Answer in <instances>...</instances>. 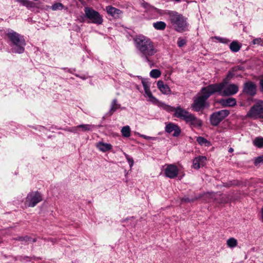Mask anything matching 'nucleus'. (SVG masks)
Listing matches in <instances>:
<instances>
[{"instance_id": "nucleus-49", "label": "nucleus", "mask_w": 263, "mask_h": 263, "mask_svg": "<svg viewBox=\"0 0 263 263\" xmlns=\"http://www.w3.org/2000/svg\"><path fill=\"white\" fill-rule=\"evenodd\" d=\"M261 214L262 221L263 222V208L261 209Z\"/></svg>"}, {"instance_id": "nucleus-2", "label": "nucleus", "mask_w": 263, "mask_h": 263, "mask_svg": "<svg viewBox=\"0 0 263 263\" xmlns=\"http://www.w3.org/2000/svg\"><path fill=\"white\" fill-rule=\"evenodd\" d=\"M224 87V83H215L210 84L202 87L201 92L202 94L194 98V101L191 108L195 111L203 110L206 104L208 98L216 92L220 93Z\"/></svg>"}, {"instance_id": "nucleus-27", "label": "nucleus", "mask_w": 263, "mask_h": 263, "mask_svg": "<svg viewBox=\"0 0 263 263\" xmlns=\"http://www.w3.org/2000/svg\"><path fill=\"white\" fill-rule=\"evenodd\" d=\"M253 144L258 148H263V137H256L253 140Z\"/></svg>"}, {"instance_id": "nucleus-47", "label": "nucleus", "mask_w": 263, "mask_h": 263, "mask_svg": "<svg viewBox=\"0 0 263 263\" xmlns=\"http://www.w3.org/2000/svg\"><path fill=\"white\" fill-rule=\"evenodd\" d=\"M74 75L77 77H78V78H80L83 80H85L86 79V77L85 76H80L79 74H74Z\"/></svg>"}, {"instance_id": "nucleus-7", "label": "nucleus", "mask_w": 263, "mask_h": 263, "mask_svg": "<svg viewBox=\"0 0 263 263\" xmlns=\"http://www.w3.org/2000/svg\"><path fill=\"white\" fill-rule=\"evenodd\" d=\"M246 116L253 119H263V101H259L253 105Z\"/></svg>"}, {"instance_id": "nucleus-28", "label": "nucleus", "mask_w": 263, "mask_h": 263, "mask_svg": "<svg viewBox=\"0 0 263 263\" xmlns=\"http://www.w3.org/2000/svg\"><path fill=\"white\" fill-rule=\"evenodd\" d=\"M121 133L123 137H129L130 136V129L129 126L127 125L122 127Z\"/></svg>"}, {"instance_id": "nucleus-40", "label": "nucleus", "mask_w": 263, "mask_h": 263, "mask_svg": "<svg viewBox=\"0 0 263 263\" xmlns=\"http://www.w3.org/2000/svg\"><path fill=\"white\" fill-rule=\"evenodd\" d=\"M125 156L127 160V161L128 162L130 168H132L134 165V162L133 158L126 154H125Z\"/></svg>"}, {"instance_id": "nucleus-11", "label": "nucleus", "mask_w": 263, "mask_h": 263, "mask_svg": "<svg viewBox=\"0 0 263 263\" xmlns=\"http://www.w3.org/2000/svg\"><path fill=\"white\" fill-rule=\"evenodd\" d=\"M185 122L192 127L200 128L202 125V121L192 113L190 114Z\"/></svg>"}, {"instance_id": "nucleus-12", "label": "nucleus", "mask_w": 263, "mask_h": 263, "mask_svg": "<svg viewBox=\"0 0 263 263\" xmlns=\"http://www.w3.org/2000/svg\"><path fill=\"white\" fill-rule=\"evenodd\" d=\"M165 131L168 134L174 132L172 136L175 137H178L181 134L180 127L177 124L172 122L166 123Z\"/></svg>"}, {"instance_id": "nucleus-9", "label": "nucleus", "mask_w": 263, "mask_h": 263, "mask_svg": "<svg viewBox=\"0 0 263 263\" xmlns=\"http://www.w3.org/2000/svg\"><path fill=\"white\" fill-rule=\"evenodd\" d=\"M42 200L41 194L38 192L30 193L26 198V201L28 203V206L30 207L35 206Z\"/></svg>"}, {"instance_id": "nucleus-44", "label": "nucleus", "mask_w": 263, "mask_h": 263, "mask_svg": "<svg viewBox=\"0 0 263 263\" xmlns=\"http://www.w3.org/2000/svg\"><path fill=\"white\" fill-rule=\"evenodd\" d=\"M259 84H260V91L262 92L263 93V78L261 79L260 81H259Z\"/></svg>"}, {"instance_id": "nucleus-22", "label": "nucleus", "mask_w": 263, "mask_h": 263, "mask_svg": "<svg viewBox=\"0 0 263 263\" xmlns=\"http://www.w3.org/2000/svg\"><path fill=\"white\" fill-rule=\"evenodd\" d=\"M142 6L143 8L146 9L148 11H151L154 13H159L161 14V10L154 7V6H152L150 5L148 3L146 2H144L142 4Z\"/></svg>"}, {"instance_id": "nucleus-18", "label": "nucleus", "mask_w": 263, "mask_h": 263, "mask_svg": "<svg viewBox=\"0 0 263 263\" xmlns=\"http://www.w3.org/2000/svg\"><path fill=\"white\" fill-rule=\"evenodd\" d=\"M219 103L223 107H233L236 104V101L233 98H229L221 99Z\"/></svg>"}, {"instance_id": "nucleus-23", "label": "nucleus", "mask_w": 263, "mask_h": 263, "mask_svg": "<svg viewBox=\"0 0 263 263\" xmlns=\"http://www.w3.org/2000/svg\"><path fill=\"white\" fill-rule=\"evenodd\" d=\"M22 5L25 6L28 9L33 8L35 7V4L29 0H16Z\"/></svg>"}, {"instance_id": "nucleus-48", "label": "nucleus", "mask_w": 263, "mask_h": 263, "mask_svg": "<svg viewBox=\"0 0 263 263\" xmlns=\"http://www.w3.org/2000/svg\"><path fill=\"white\" fill-rule=\"evenodd\" d=\"M76 71L75 68H70L68 69V72L70 73H73V72Z\"/></svg>"}, {"instance_id": "nucleus-14", "label": "nucleus", "mask_w": 263, "mask_h": 263, "mask_svg": "<svg viewBox=\"0 0 263 263\" xmlns=\"http://www.w3.org/2000/svg\"><path fill=\"white\" fill-rule=\"evenodd\" d=\"M225 85L224 84V88ZM238 91V87L236 84H231L226 87L224 89L223 88L220 92H222L223 96H230L236 94Z\"/></svg>"}, {"instance_id": "nucleus-31", "label": "nucleus", "mask_w": 263, "mask_h": 263, "mask_svg": "<svg viewBox=\"0 0 263 263\" xmlns=\"http://www.w3.org/2000/svg\"><path fill=\"white\" fill-rule=\"evenodd\" d=\"M64 7L63 5L61 3H56L51 6V9L53 11L62 10Z\"/></svg>"}, {"instance_id": "nucleus-16", "label": "nucleus", "mask_w": 263, "mask_h": 263, "mask_svg": "<svg viewBox=\"0 0 263 263\" xmlns=\"http://www.w3.org/2000/svg\"><path fill=\"white\" fill-rule=\"evenodd\" d=\"M206 157L199 156L195 158L193 160V167L195 169H199L201 166H204L206 164Z\"/></svg>"}, {"instance_id": "nucleus-1", "label": "nucleus", "mask_w": 263, "mask_h": 263, "mask_svg": "<svg viewBox=\"0 0 263 263\" xmlns=\"http://www.w3.org/2000/svg\"><path fill=\"white\" fill-rule=\"evenodd\" d=\"M134 41L139 55L152 67L154 65L152 57L157 52L154 43L149 39L143 35L137 36Z\"/></svg>"}, {"instance_id": "nucleus-50", "label": "nucleus", "mask_w": 263, "mask_h": 263, "mask_svg": "<svg viewBox=\"0 0 263 263\" xmlns=\"http://www.w3.org/2000/svg\"><path fill=\"white\" fill-rule=\"evenodd\" d=\"M63 69H64V70H65L66 71L68 72V69L69 68H62Z\"/></svg>"}, {"instance_id": "nucleus-37", "label": "nucleus", "mask_w": 263, "mask_h": 263, "mask_svg": "<svg viewBox=\"0 0 263 263\" xmlns=\"http://www.w3.org/2000/svg\"><path fill=\"white\" fill-rule=\"evenodd\" d=\"M146 96L149 98V100L153 102H155L157 101V99L153 96L152 95V93L151 92V90H149L146 92H145Z\"/></svg>"}, {"instance_id": "nucleus-30", "label": "nucleus", "mask_w": 263, "mask_h": 263, "mask_svg": "<svg viewBox=\"0 0 263 263\" xmlns=\"http://www.w3.org/2000/svg\"><path fill=\"white\" fill-rule=\"evenodd\" d=\"M150 76L153 78H159L161 75V72L158 69H153L150 72Z\"/></svg>"}, {"instance_id": "nucleus-19", "label": "nucleus", "mask_w": 263, "mask_h": 263, "mask_svg": "<svg viewBox=\"0 0 263 263\" xmlns=\"http://www.w3.org/2000/svg\"><path fill=\"white\" fill-rule=\"evenodd\" d=\"M157 85L158 89L162 93L168 95L171 92V89L169 86L166 84H164L162 81H158Z\"/></svg>"}, {"instance_id": "nucleus-26", "label": "nucleus", "mask_w": 263, "mask_h": 263, "mask_svg": "<svg viewBox=\"0 0 263 263\" xmlns=\"http://www.w3.org/2000/svg\"><path fill=\"white\" fill-rule=\"evenodd\" d=\"M78 126L79 131L80 132H87L92 130L93 125L90 124H80Z\"/></svg>"}, {"instance_id": "nucleus-5", "label": "nucleus", "mask_w": 263, "mask_h": 263, "mask_svg": "<svg viewBox=\"0 0 263 263\" xmlns=\"http://www.w3.org/2000/svg\"><path fill=\"white\" fill-rule=\"evenodd\" d=\"M161 106L164 109L167 111L173 112V116L174 117L180 119L184 121H185L186 119L191 113L185 109L181 107L180 106H178L177 107H175L165 104H162Z\"/></svg>"}, {"instance_id": "nucleus-43", "label": "nucleus", "mask_w": 263, "mask_h": 263, "mask_svg": "<svg viewBox=\"0 0 263 263\" xmlns=\"http://www.w3.org/2000/svg\"><path fill=\"white\" fill-rule=\"evenodd\" d=\"M141 137L146 140H153L154 139V137L147 136L144 135H141Z\"/></svg>"}, {"instance_id": "nucleus-17", "label": "nucleus", "mask_w": 263, "mask_h": 263, "mask_svg": "<svg viewBox=\"0 0 263 263\" xmlns=\"http://www.w3.org/2000/svg\"><path fill=\"white\" fill-rule=\"evenodd\" d=\"M119 108L124 109L125 107H121V104L118 102L117 99L115 98L110 103V109L107 114L108 116H111Z\"/></svg>"}, {"instance_id": "nucleus-33", "label": "nucleus", "mask_w": 263, "mask_h": 263, "mask_svg": "<svg viewBox=\"0 0 263 263\" xmlns=\"http://www.w3.org/2000/svg\"><path fill=\"white\" fill-rule=\"evenodd\" d=\"M142 84L143 86L145 92L150 90V84L147 81L145 80H142Z\"/></svg>"}, {"instance_id": "nucleus-34", "label": "nucleus", "mask_w": 263, "mask_h": 263, "mask_svg": "<svg viewBox=\"0 0 263 263\" xmlns=\"http://www.w3.org/2000/svg\"><path fill=\"white\" fill-rule=\"evenodd\" d=\"M186 40L179 37L177 41V45L179 47L181 48L186 44Z\"/></svg>"}, {"instance_id": "nucleus-32", "label": "nucleus", "mask_w": 263, "mask_h": 263, "mask_svg": "<svg viewBox=\"0 0 263 263\" xmlns=\"http://www.w3.org/2000/svg\"><path fill=\"white\" fill-rule=\"evenodd\" d=\"M16 240L21 241H30L32 242H35V239H33L27 236H25L24 237L21 236V237H18L17 238H16Z\"/></svg>"}, {"instance_id": "nucleus-13", "label": "nucleus", "mask_w": 263, "mask_h": 263, "mask_svg": "<svg viewBox=\"0 0 263 263\" xmlns=\"http://www.w3.org/2000/svg\"><path fill=\"white\" fill-rule=\"evenodd\" d=\"M164 174L169 178H174L178 174V168L174 164H168L164 170Z\"/></svg>"}, {"instance_id": "nucleus-15", "label": "nucleus", "mask_w": 263, "mask_h": 263, "mask_svg": "<svg viewBox=\"0 0 263 263\" xmlns=\"http://www.w3.org/2000/svg\"><path fill=\"white\" fill-rule=\"evenodd\" d=\"M105 10L109 15L115 18H119L123 13L122 11L112 6H107L106 7Z\"/></svg>"}, {"instance_id": "nucleus-25", "label": "nucleus", "mask_w": 263, "mask_h": 263, "mask_svg": "<svg viewBox=\"0 0 263 263\" xmlns=\"http://www.w3.org/2000/svg\"><path fill=\"white\" fill-rule=\"evenodd\" d=\"M166 25L165 22L158 21L153 23V27L157 30H163L165 29Z\"/></svg>"}, {"instance_id": "nucleus-45", "label": "nucleus", "mask_w": 263, "mask_h": 263, "mask_svg": "<svg viewBox=\"0 0 263 263\" xmlns=\"http://www.w3.org/2000/svg\"><path fill=\"white\" fill-rule=\"evenodd\" d=\"M133 219H134V217H129V218H127L126 219H122L121 220V222L122 223H124V222H125L126 221H128V220H133Z\"/></svg>"}, {"instance_id": "nucleus-21", "label": "nucleus", "mask_w": 263, "mask_h": 263, "mask_svg": "<svg viewBox=\"0 0 263 263\" xmlns=\"http://www.w3.org/2000/svg\"><path fill=\"white\" fill-rule=\"evenodd\" d=\"M241 44L236 41H233L229 46L231 51L233 52H237L240 49Z\"/></svg>"}, {"instance_id": "nucleus-35", "label": "nucleus", "mask_w": 263, "mask_h": 263, "mask_svg": "<svg viewBox=\"0 0 263 263\" xmlns=\"http://www.w3.org/2000/svg\"><path fill=\"white\" fill-rule=\"evenodd\" d=\"M214 38L218 41L219 42L223 43L224 44H228L230 40L226 37H222L220 36H215Z\"/></svg>"}, {"instance_id": "nucleus-24", "label": "nucleus", "mask_w": 263, "mask_h": 263, "mask_svg": "<svg viewBox=\"0 0 263 263\" xmlns=\"http://www.w3.org/2000/svg\"><path fill=\"white\" fill-rule=\"evenodd\" d=\"M202 195L201 194H199L198 195H195L194 197H184L182 198L181 201L184 202H194L198 199L201 198Z\"/></svg>"}, {"instance_id": "nucleus-8", "label": "nucleus", "mask_w": 263, "mask_h": 263, "mask_svg": "<svg viewBox=\"0 0 263 263\" xmlns=\"http://www.w3.org/2000/svg\"><path fill=\"white\" fill-rule=\"evenodd\" d=\"M229 114L230 111L227 109L213 112L210 118L211 124L215 126H217Z\"/></svg>"}, {"instance_id": "nucleus-53", "label": "nucleus", "mask_w": 263, "mask_h": 263, "mask_svg": "<svg viewBox=\"0 0 263 263\" xmlns=\"http://www.w3.org/2000/svg\"><path fill=\"white\" fill-rule=\"evenodd\" d=\"M28 257L27 256H25L24 258H28Z\"/></svg>"}, {"instance_id": "nucleus-46", "label": "nucleus", "mask_w": 263, "mask_h": 263, "mask_svg": "<svg viewBox=\"0 0 263 263\" xmlns=\"http://www.w3.org/2000/svg\"><path fill=\"white\" fill-rule=\"evenodd\" d=\"M234 76V74L232 71H229L227 74V77L229 78H232Z\"/></svg>"}, {"instance_id": "nucleus-3", "label": "nucleus", "mask_w": 263, "mask_h": 263, "mask_svg": "<svg viewBox=\"0 0 263 263\" xmlns=\"http://www.w3.org/2000/svg\"><path fill=\"white\" fill-rule=\"evenodd\" d=\"M6 35L10 47V52L21 54L24 52L26 44L23 35L10 29L7 30Z\"/></svg>"}, {"instance_id": "nucleus-51", "label": "nucleus", "mask_w": 263, "mask_h": 263, "mask_svg": "<svg viewBox=\"0 0 263 263\" xmlns=\"http://www.w3.org/2000/svg\"><path fill=\"white\" fill-rule=\"evenodd\" d=\"M233 148H230L229 149V152H233Z\"/></svg>"}, {"instance_id": "nucleus-20", "label": "nucleus", "mask_w": 263, "mask_h": 263, "mask_svg": "<svg viewBox=\"0 0 263 263\" xmlns=\"http://www.w3.org/2000/svg\"><path fill=\"white\" fill-rule=\"evenodd\" d=\"M96 147L102 152H106L111 149L112 146L109 143L100 141L96 144Z\"/></svg>"}, {"instance_id": "nucleus-36", "label": "nucleus", "mask_w": 263, "mask_h": 263, "mask_svg": "<svg viewBox=\"0 0 263 263\" xmlns=\"http://www.w3.org/2000/svg\"><path fill=\"white\" fill-rule=\"evenodd\" d=\"M65 130L74 133V134H79L78 126L71 127H68L66 129H65Z\"/></svg>"}, {"instance_id": "nucleus-10", "label": "nucleus", "mask_w": 263, "mask_h": 263, "mask_svg": "<svg viewBox=\"0 0 263 263\" xmlns=\"http://www.w3.org/2000/svg\"><path fill=\"white\" fill-rule=\"evenodd\" d=\"M257 86L252 81H248L244 83L243 92L244 93L253 97L256 94Z\"/></svg>"}, {"instance_id": "nucleus-6", "label": "nucleus", "mask_w": 263, "mask_h": 263, "mask_svg": "<svg viewBox=\"0 0 263 263\" xmlns=\"http://www.w3.org/2000/svg\"><path fill=\"white\" fill-rule=\"evenodd\" d=\"M85 16L92 23L97 25H101L103 22L102 16L97 11L92 8L86 7L84 9Z\"/></svg>"}, {"instance_id": "nucleus-38", "label": "nucleus", "mask_w": 263, "mask_h": 263, "mask_svg": "<svg viewBox=\"0 0 263 263\" xmlns=\"http://www.w3.org/2000/svg\"><path fill=\"white\" fill-rule=\"evenodd\" d=\"M260 164H263V155L257 157L254 160V164L258 166Z\"/></svg>"}, {"instance_id": "nucleus-52", "label": "nucleus", "mask_w": 263, "mask_h": 263, "mask_svg": "<svg viewBox=\"0 0 263 263\" xmlns=\"http://www.w3.org/2000/svg\"><path fill=\"white\" fill-rule=\"evenodd\" d=\"M176 2L179 3L180 2L181 0H174Z\"/></svg>"}, {"instance_id": "nucleus-29", "label": "nucleus", "mask_w": 263, "mask_h": 263, "mask_svg": "<svg viewBox=\"0 0 263 263\" xmlns=\"http://www.w3.org/2000/svg\"><path fill=\"white\" fill-rule=\"evenodd\" d=\"M227 244L230 248H234L237 245V241L234 238H230L227 240Z\"/></svg>"}, {"instance_id": "nucleus-39", "label": "nucleus", "mask_w": 263, "mask_h": 263, "mask_svg": "<svg viewBox=\"0 0 263 263\" xmlns=\"http://www.w3.org/2000/svg\"><path fill=\"white\" fill-rule=\"evenodd\" d=\"M252 43L253 45L263 46V40L260 37L254 39Z\"/></svg>"}, {"instance_id": "nucleus-42", "label": "nucleus", "mask_w": 263, "mask_h": 263, "mask_svg": "<svg viewBox=\"0 0 263 263\" xmlns=\"http://www.w3.org/2000/svg\"><path fill=\"white\" fill-rule=\"evenodd\" d=\"M233 71H236L237 70H242L243 67L241 66H237L233 68Z\"/></svg>"}, {"instance_id": "nucleus-41", "label": "nucleus", "mask_w": 263, "mask_h": 263, "mask_svg": "<svg viewBox=\"0 0 263 263\" xmlns=\"http://www.w3.org/2000/svg\"><path fill=\"white\" fill-rule=\"evenodd\" d=\"M197 141L200 145H203L208 142V140L202 137H198L197 139Z\"/></svg>"}, {"instance_id": "nucleus-4", "label": "nucleus", "mask_w": 263, "mask_h": 263, "mask_svg": "<svg viewBox=\"0 0 263 263\" xmlns=\"http://www.w3.org/2000/svg\"><path fill=\"white\" fill-rule=\"evenodd\" d=\"M166 14L174 29L178 32H183L188 30L189 24L187 18L175 11L168 10Z\"/></svg>"}]
</instances>
